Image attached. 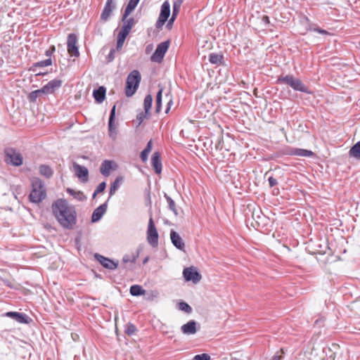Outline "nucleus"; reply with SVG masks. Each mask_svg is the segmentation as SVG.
Returning a JSON list of instances; mask_svg holds the SVG:
<instances>
[{
	"label": "nucleus",
	"instance_id": "3c124183",
	"mask_svg": "<svg viewBox=\"0 0 360 360\" xmlns=\"http://www.w3.org/2000/svg\"><path fill=\"white\" fill-rule=\"evenodd\" d=\"M262 22H264L266 25H269L270 23V20H269V16L267 15H264L262 18Z\"/></svg>",
	"mask_w": 360,
	"mask_h": 360
},
{
	"label": "nucleus",
	"instance_id": "f3484780",
	"mask_svg": "<svg viewBox=\"0 0 360 360\" xmlns=\"http://www.w3.org/2000/svg\"><path fill=\"white\" fill-rule=\"evenodd\" d=\"M115 8L116 0H107L101 13V19L103 21L108 20Z\"/></svg>",
	"mask_w": 360,
	"mask_h": 360
},
{
	"label": "nucleus",
	"instance_id": "ddd939ff",
	"mask_svg": "<svg viewBox=\"0 0 360 360\" xmlns=\"http://www.w3.org/2000/svg\"><path fill=\"white\" fill-rule=\"evenodd\" d=\"M73 169L75 175L82 182L86 183L89 180V170L84 167L77 162L73 163Z\"/></svg>",
	"mask_w": 360,
	"mask_h": 360
},
{
	"label": "nucleus",
	"instance_id": "8fccbe9b",
	"mask_svg": "<svg viewBox=\"0 0 360 360\" xmlns=\"http://www.w3.org/2000/svg\"><path fill=\"white\" fill-rule=\"evenodd\" d=\"M115 58V49H112L110 51V53L108 55V62H111Z\"/></svg>",
	"mask_w": 360,
	"mask_h": 360
},
{
	"label": "nucleus",
	"instance_id": "de8ad7c7",
	"mask_svg": "<svg viewBox=\"0 0 360 360\" xmlns=\"http://www.w3.org/2000/svg\"><path fill=\"white\" fill-rule=\"evenodd\" d=\"M311 30L313 31L316 32H318L319 34H328V31H326L325 30H323V29H321V28H320V27H319L317 26L311 28Z\"/></svg>",
	"mask_w": 360,
	"mask_h": 360
},
{
	"label": "nucleus",
	"instance_id": "58836bf2",
	"mask_svg": "<svg viewBox=\"0 0 360 360\" xmlns=\"http://www.w3.org/2000/svg\"><path fill=\"white\" fill-rule=\"evenodd\" d=\"M67 192L70 195L73 196L75 199H77L79 201H82L85 198L83 193L81 191H75L73 189L68 188H67Z\"/></svg>",
	"mask_w": 360,
	"mask_h": 360
},
{
	"label": "nucleus",
	"instance_id": "1a4fd4ad",
	"mask_svg": "<svg viewBox=\"0 0 360 360\" xmlns=\"http://www.w3.org/2000/svg\"><path fill=\"white\" fill-rule=\"evenodd\" d=\"M170 15V5L167 1H165L161 6V11L159 18L156 22L157 28L161 27L167 21Z\"/></svg>",
	"mask_w": 360,
	"mask_h": 360
},
{
	"label": "nucleus",
	"instance_id": "37998d69",
	"mask_svg": "<svg viewBox=\"0 0 360 360\" xmlns=\"http://www.w3.org/2000/svg\"><path fill=\"white\" fill-rule=\"evenodd\" d=\"M42 94L43 93H42V91H41V89L35 90V91H32L28 95V99L30 102H35L37 97L39 96Z\"/></svg>",
	"mask_w": 360,
	"mask_h": 360
},
{
	"label": "nucleus",
	"instance_id": "cd10ccee",
	"mask_svg": "<svg viewBox=\"0 0 360 360\" xmlns=\"http://www.w3.org/2000/svg\"><path fill=\"white\" fill-rule=\"evenodd\" d=\"M39 172L41 176L47 179L51 178L53 174L52 169L46 165H41L39 167Z\"/></svg>",
	"mask_w": 360,
	"mask_h": 360
},
{
	"label": "nucleus",
	"instance_id": "c9c22d12",
	"mask_svg": "<svg viewBox=\"0 0 360 360\" xmlns=\"http://www.w3.org/2000/svg\"><path fill=\"white\" fill-rule=\"evenodd\" d=\"M162 91V88L160 87L156 95L155 112L157 113H159L161 111Z\"/></svg>",
	"mask_w": 360,
	"mask_h": 360
},
{
	"label": "nucleus",
	"instance_id": "72a5a7b5",
	"mask_svg": "<svg viewBox=\"0 0 360 360\" xmlns=\"http://www.w3.org/2000/svg\"><path fill=\"white\" fill-rule=\"evenodd\" d=\"M181 4H182V0H176L174 2L172 20H175L176 16L178 15V14L179 13Z\"/></svg>",
	"mask_w": 360,
	"mask_h": 360
},
{
	"label": "nucleus",
	"instance_id": "603ef678",
	"mask_svg": "<svg viewBox=\"0 0 360 360\" xmlns=\"http://www.w3.org/2000/svg\"><path fill=\"white\" fill-rule=\"evenodd\" d=\"M282 359V356H278V355H274L271 360H281Z\"/></svg>",
	"mask_w": 360,
	"mask_h": 360
},
{
	"label": "nucleus",
	"instance_id": "f704fd0d",
	"mask_svg": "<svg viewBox=\"0 0 360 360\" xmlns=\"http://www.w3.org/2000/svg\"><path fill=\"white\" fill-rule=\"evenodd\" d=\"M128 34H129L120 30V32L117 34V50L120 49L122 47L124 42Z\"/></svg>",
	"mask_w": 360,
	"mask_h": 360
},
{
	"label": "nucleus",
	"instance_id": "4468645a",
	"mask_svg": "<svg viewBox=\"0 0 360 360\" xmlns=\"http://www.w3.org/2000/svg\"><path fill=\"white\" fill-rule=\"evenodd\" d=\"M62 84L63 81L61 79H54L44 85L41 89V91L44 94H52L56 89H59L62 86Z\"/></svg>",
	"mask_w": 360,
	"mask_h": 360
},
{
	"label": "nucleus",
	"instance_id": "dca6fc26",
	"mask_svg": "<svg viewBox=\"0 0 360 360\" xmlns=\"http://www.w3.org/2000/svg\"><path fill=\"white\" fill-rule=\"evenodd\" d=\"M117 165L113 160H105L101 165L100 172L104 176H108L110 174V172L117 169Z\"/></svg>",
	"mask_w": 360,
	"mask_h": 360
},
{
	"label": "nucleus",
	"instance_id": "ea45409f",
	"mask_svg": "<svg viewBox=\"0 0 360 360\" xmlns=\"http://www.w3.org/2000/svg\"><path fill=\"white\" fill-rule=\"evenodd\" d=\"M153 103V97L150 94L147 95L143 101V108L146 112H149Z\"/></svg>",
	"mask_w": 360,
	"mask_h": 360
},
{
	"label": "nucleus",
	"instance_id": "4c0bfd02",
	"mask_svg": "<svg viewBox=\"0 0 360 360\" xmlns=\"http://www.w3.org/2000/svg\"><path fill=\"white\" fill-rule=\"evenodd\" d=\"M150 112H146V111H141L138 113L136 118V127H139L146 119L148 118Z\"/></svg>",
	"mask_w": 360,
	"mask_h": 360
},
{
	"label": "nucleus",
	"instance_id": "bb28decb",
	"mask_svg": "<svg viewBox=\"0 0 360 360\" xmlns=\"http://www.w3.org/2000/svg\"><path fill=\"white\" fill-rule=\"evenodd\" d=\"M52 65V60L51 58H47L44 60L39 61L37 63H34L32 67L30 68V70L32 72H36L37 68H44L50 66Z\"/></svg>",
	"mask_w": 360,
	"mask_h": 360
},
{
	"label": "nucleus",
	"instance_id": "6e6552de",
	"mask_svg": "<svg viewBox=\"0 0 360 360\" xmlns=\"http://www.w3.org/2000/svg\"><path fill=\"white\" fill-rule=\"evenodd\" d=\"M169 46V41H165L160 44H159L155 51V52L151 56V60L153 62L160 63L162 62L164 56L167 51L168 50Z\"/></svg>",
	"mask_w": 360,
	"mask_h": 360
},
{
	"label": "nucleus",
	"instance_id": "7c9ffc66",
	"mask_svg": "<svg viewBox=\"0 0 360 360\" xmlns=\"http://www.w3.org/2000/svg\"><path fill=\"white\" fill-rule=\"evenodd\" d=\"M152 150V141H149L147 143L146 147L142 150L140 155V158L143 162H146L148 160V154Z\"/></svg>",
	"mask_w": 360,
	"mask_h": 360
},
{
	"label": "nucleus",
	"instance_id": "0eeeda50",
	"mask_svg": "<svg viewBox=\"0 0 360 360\" xmlns=\"http://www.w3.org/2000/svg\"><path fill=\"white\" fill-rule=\"evenodd\" d=\"M78 39L75 33H70L68 35L67 39V49L68 53L71 56L79 57V51L77 46Z\"/></svg>",
	"mask_w": 360,
	"mask_h": 360
},
{
	"label": "nucleus",
	"instance_id": "412c9836",
	"mask_svg": "<svg viewBox=\"0 0 360 360\" xmlns=\"http://www.w3.org/2000/svg\"><path fill=\"white\" fill-rule=\"evenodd\" d=\"M151 165L155 169V173L160 174L162 171V162L160 154L155 152L151 157Z\"/></svg>",
	"mask_w": 360,
	"mask_h": 360
},
{
	"label": "nucleus",
	"instance_id": "49530a36",
	"mask_svg": "<svg viewBox=\"0 0 360 360\" xmlns=\"http://www.w3.org/2000/svg\"><path fill=\"white\" fill-rule=\"evenodd\" d=\"M56 51V47L53 45H51L48 50L45 51V56L48 57V58H51V56Z\"/></svg>",
	"mask_w": 360,
	"mask_h": 360
},
{
	"label": "nucleus",
	"instance_id": "f8f14e48",
	"mask_svg": "<svg viewBox=\"0 0 360 360\" xmlns=\"http://www.w3.org/2000/svg\"><path fill=\"white\" fill-rule=\"evenodd\" d=\"M115 109L116 105H114L110 110L109 120H108V134L109 136L112 139L115 140L117 138V127L115 124Z\"/></svg>",
	"mask_w": 360,
	"mask_h": 360
},
{
	"label": "nucleus",
	"instance_id": "39448f33",
	"mask_svg": "<svg viewBox=\"0 0 360 360\" xmlns=\"http://www.w3.org/2000/svg\"><path fill=\"white\" fill-rule=\"evenodd\" d=\"M5 162L15 167H19L23 163L22 154L15 148L8 147L4 149Z\"/></svg>",
	"mask_w": 360,
	"mask_h": 360
},
{
	"label": "nucleus",
	"instance_id": "e433bc0d",
	"mask_svg": "<svg viewBox=\"0 0 360 360\" xmlns=\"http://www.w3.org/2000/svg\"><path fill=\"white\" fill-rule=\"evenodd\" d=\"M164 197L165 198V199L167 200V202L168 204V207H169V210H172L176 216H177L178 215V211H177V210L176 208L175 202L167 193H165Z\"/></svg>",
	"mask_w": 360,
	"mask_h": 360
},
{
	"label": "nucleus",
	"instance_id": "9b49d317",
	"mask_svg": "<svg viewBox=\"0 0 360 360\" xmlns=\"http://www.w3.org/2000/svg\"><path fill=\"white\" fill-rule=\"evenodd\" d=\"M95 258L104 268L109 270L116 269L119 264L118 260H112L98 253L95 255Z\"/></svg>",
	"mask_w": 360,
	"mask_h": 360
},
{
	"label": "nucleus",
	"instance_id": "a211bd4d",
	"mask_svg": "<svg viewBox=\"0 0 360 360\" xmlns=\"http://www.w3.org/2000/svg\"><path fill=\"white\" fill-rule=\"evenodd\" d=\"M5 316L7 317L12 318L20 323H28L30 320L29 316L27 315H26L25 314L16 312V311L6 312L5 314Z\"/></svg>",
	"mask_w": 360,
	"mask_h": 360
},
{
	"label": "nucleus",
	"instance_id": "5701e85b",
	"mask_svg": "<svg viewBox=\"0 0 360 360\" xmlns=\"http://www.w3.org/2000/svg\"><path fill=\"white\" fill-rule=\"evenodd\" d=\"M348 155L350 158L360 160V141H357L350 148Z\"/></svg>",
	"mask_w": 360,
	"mask_h": 360
},
{
	"label": "nucleus",
	"instance_id": "6e6d98bb",
	"mask_svg": "<svg viewBox=\"0 0 360 360\" xmlns=\"http://www.w3.org/2000/svg\"><path fill=\"white\" fill-rule=\"evenodd\" d=\"M149 260V257H146V258H144V259L143 260V264H145L148 262V261Z\"/></svg>",
	"mask_w": 360,
	"mask_h": 360
},
{
	"label": "nucleus",
	"instance_id": "9d476101",
	"mask_svg": "<svg viewBox=\"0 0 360 360\" xmlns=\"http://www.w3.org/2000/svg\"><path fill=\"white\" fill-rule=\"evenodd\" d=\"M183 276L186 281H192L195 284L202 278L201 274L193 266L185 268L183 271Z\"/></svg>",
	"mask_w": 360,
	"mask_h": 360
},
{
	"label": "nucleus",
	"instance_id": "864d4df0",
	"mask_svg": "<svg viewBox=\"0 0 360 360\" xmlns=\"http://www.w3.org/2000/svg\"><path fill=\"white\" fill-rule=\"evenodd\" d=\"M172 101L170 100V101H169V103H167V109H166V110H165V112H166V113H167V112H169V109H170V105H171V104H172Z\"/></svg>",
	"mask_w": 360,
	"mask_h": 360
},
{
	"label": "nucleus",
	"instance_id": "aec40b11",
	"mask_svg": "<svg viewBox=\"0 0 360 360\" xmlns=\"http://www.w3.org/2000/svg\"><path fill=\"white\" fill-rule=\"evenodd\" d=\"M287 154L300 157H312L314 155L311 150L303 148H290Z\"/></svg>",
	"mask_w": 360,
	"mask_h": 360
},
{
	"label": "nucleus",
	"instance_id": "c03bdc74",
	"mask_svg": "<svg viewBox=\"0 0 360 360\" xmlns=\"http://www.w3.org/2000/svg\"><path fill=\"white\" fill-rule=\"evenodd\" d=\"M105 187H106V184L105 181L99 184L93 193V198H94L96 196V195L103 192L105 190Z\"/></svg>",
	"mask_w": 360,
	"mask_h": 360
},
{
	"label": "nucleus",
	"instance_id": "09e8293b",
	"mask_svg": "<svg viewBox=\"0 0 360 360\" xmlns=\"http://www.w3.org/2000/svg\"><path fill=\"white\" fill-rule=\"evenodd\" d=\"M268 181H269V186L271 188V187H274L276 185L278 184V181L277 180L274 178L273 176H270L269 179H268Z\"/></svg>",
	"mask_w": 360,
	"mask_h": 360
},
{
	"label": "nucleus",
	"instance_id": "c756f323",
	"mask_svg": "<svg viewBox=\"0 0 360 360\" xmlns=\"http://www.w3.org/2000/svg\"><path fill=\"white\" fill-rule=\"evenodd\" d=\"M124 178L122 176H117L114 182L111 184L110 188V195H112L120 187L123 181Z\"/></svg>",
	"mask_w": 360,
	"mask_h": 360
},
{
	"label": "nucleus",
	"instance_id": "4d7b16f0",
	"mask_svg": "<svg viewBox=\"0 0 360 360\" xmlns=\"http://www.w3.org/2000/svg\"><path fill=\"white\" fill-rule=\"evenodd\" d=\"M174 20H172V18L169 20L168 21V23H167V26H169L171 24L173 23Z\"/></svg>",
	"mask_w": 360,
	"mask_h": 360
},
{
	"label": "nucleus",
	"instance_id": "79ce46f5",
	"mask_svg": "<svg viewBox=\"0 0 360 360\" xmlns=\"http://www.w3.org/2000/svg\"><path fill=\"white\" fill-rule=\"evenodd\" d=\"M179 309L183 311L187 314H191L192 312L191 307L185 302H181L179 303Z\"/></svg>",
	"mask_w": 360,
	"mask_h": 360
},
{
	"label": "nucleus",
	"instance_id": "b1692460",
	"mask_svg": "<svg viewBox=\"0 0 360 360\" xmlns=\"http://www.w3.org/2000/svg\"><path fill=\"white\" fill-rule=\"evenodd\" d=\"M105 91L106 89L104 86H100L94 91L93 96L97 103H101L105 100Z\"/></svg>",
	"mask_w": 360,
	"mask_h": 360
},
{
	"label": "nucleus",
	"instance_id": "473e14b6",
	"mask_svg": "<svg viewBox=\"0 0 360 360\" xmlns=\"http://www.w3.org/2000/svg\"><path fill=\"white\" fill-rule=\"evenodd\" d=\"M139 252L138 251L136 254L125 255L122 257V262L124 264L131 263L134 264L139 257Z\"/></svg>",
	"mask_w": 360,
	"mask_h": 360
},
{
	"label": "nucleus",
	"instance_id": "a18cd8bd",
	"mask_svg": "<svg viewBox=\"0 0 360 360\" xmlns=\"http://www.w3.org/2000/svg\"><path fill=\"white\" fill-rule=\"evenodd\" d=\"M193 360H210V356L205 353L197 354L193 357Z\"/></svg>",
	"mask_w": 360,
	"mask_h": 360
},
{
	"label": "nucleus",
	"instance_id": "f03ea898",
	"mask_svg": "<svg viewBox=\"0 0 360 360\" xmlns=\"http://www.w3.org/2000/svg\"><path fill=\"white\" fill-rule=\"evenodd\" d=\"M32 181V191L29 199L32 202L39 203L46 197V189L42 181L38 177H34Z\"/></svg>",
	"mask_w": 360,
	"mask_h": 360
},
{
	"label": "nucleus",
	"instance_id": "393cba45",
	"mask_svg": "<svg viewBox=\"0 0 360 360\" xmlns=\"http://www.w3.org/2000/svg\"><path fill=\"white\" fill-rule=\"evenodd\" d=\"M209 61L210 63L217 65H221L224 64V56L221 53H211L209 55Z\"/></svg>",
	"mask_w": 360,
	"mask_h": 360
},
{
	"label": "nucleus",
	"instance_id": "20e7f679",
	"mask_svg": "<svg viewBox=\"0 0 360 360\" xmlns=\"http://www.w3.org/2000/svg\"><path fill=\"white\" fill-rule=\"evenodd\" d=\"M141 80L139 71L132 70L127 76L125 86V95L127 97L132 96L139 88Z\"/></svg>",
	"mask_w": 360,
	"mask_h": 360
},
{
	"label": "nucleus",
	"instance_id": "c85d7f7f",
	"mask_svg": "<svg viewBox=\"0 0 360 360\" xmlns=\"http://www.w3.org/2000/svg\"><path fill=\"white\" fill-rule=\"evenodd\" d=\"M123 22L124 25L120 30L129 34L134 25V19L133 18H130L129 19L126 18Z\"/></svg>",
	"mask_w": 360,
	"mask_h": 360
},
{
	"label": "nucleus",
	"instance_id": "4be33fe9",
	"mask_svg": "<svg viewBox=\"0 0 360 360\" xmlns=\"http://www.w3.org/2000/svg\"><path fill=\"white\" fill-rule=\"evenodd\" d=\"M107 210V204L103 203L98 206L96 209L94 210L92 216H91V221L93 222L98 221L101 219L103 215L105 214Z\"/></svg>",
	"mask_w": 360,
	"mask_h": 360
},
{
	"label": "nucleus",
	"instance_id": "2f4dec72",
	"mask_svg": "<svg viewBox=\"0 0 360 360\" xmlns=\"http://www.w3.org/2000/svg\"><path fill=\"white\" fill-rule=\"evenodd\" d=\"M146 290L139 285H133L130 288V293L133 296H139L144 295Z\"/></svg>",
	"mask_w": 360,
	"mask_h": 360
},
{
	"label": "nucleus",
	"instance_id": "a19ab883",
	"mask_svg": "<svg viewBox=\"0 0 360 360\" xmlns=\"http://www.w3.org/2000/svg\"><path fill=\"white\" fill-rule=\"evenodd\" d=\"M136 331V327L135 326L134 324H133L131 323H128L125 326L124 333L127 335L131 336V335H134Z\"/></svg>",
	"mask_w": 360,
	"mask_h": 360
},
{
	"label": "nucleus",
	"instance_id": "7ed1b4c3",
	"mask_svg": "<svg viewBox=\"0 0 360 360\" xmlns=\"http://www.w3.org/2000/svg\"><path fill=\"white\" fill-rule=\"evenodd\" d=\"M276 83L285 84L290 86L293 90L307 94H311L309 88L299 79L292 75H281L278 77Z\"/></svg>",
	"mask_w": 360,
	"mask_h": 360
},
{
	"label": "nucleus",
	"instance_id": "f257e3e1",
	"mask_svg": "<svg viewBox=\"0 0 360 360\" xmlns=\"http://www.w3.org/2000/svg\"><path fill=\"white\" fill-rule=\"evenodd\" d=\"M52 211L59 224L64 229H72L77 223V212L66 200L58 199L52 204Z\"/></svg>",
	"mask_w": 360,
	"mask_h": 360
},
{
	"label": "nucleus",
	"instance_id": "a878e982",
	"mask_svg": "<svg viewBox=\"0 0 360 360\" xmlns=\"http://www.w3.org/2000/svg\"><path fill=\"white\" fill-rule=\"evenodd\" d=\"M140 0H130L125 8L123 16L122 21H124L125 19L128 17V15L134 10V8L138 5Z\"/></svg>",
	"mask_w": 360,
	"mask_h": 360
},
{
	"label": "nucleus",
	"instance_id": "2eb2a0df",
	"mask_svg": "<svg viewBox=\"0 0 360 360\" xmlns=\"http://www.w3.org/2000/svg\"><path fill=\"white\" fill-rule=\"evenodd\" d=\"M200 328V325L195 320H190L181 327V331L183 334L190 335L196 333Z\"/></svg>",
	"mask_w": 360,
	"mask_h": 360
},
{
	"label": "nucleus",
	"instance_id": "5fc2aeb1",
	"mask_svg": "<svg viewBox=\"0 0 360 360\" xmlns=\"http://www.w3.org/2000/svg\"><path fill=\"white\" fill-rule=\"evenodd\" d=\"M45 75H46V72H37L36 74L37 76H44Z\"/></svg>",
	"mask_w": 360,
	"mask_h": 360
},
{
	"label": "nucleus",
	"instance_id": "6ab92c4d",
	"mask_svg": "<svg viewBox=\"0 0 360 360\" xmlns=\"http://www.w3.org/2000/svg\"><path fill=\"white\" fill-rule=\"evenodd\" d=\"M170 238L172 243L174 247L180 250H183L185 248V244L179 236V234L174 230L170 232Z\"/></svg>",
	"mask_w": 360,
	"mask_h": 360
},
{
	"label": "nucleus",
	"instance_id": "423d86ee",
	"mask_svg": "<svg viewBox=\"0 0 360 360\" xmlns=\"http://www.w3.org/2000/svg\"><path fill=\"white\" fill-rule=\"evenodd\" d=\"M146 233L148 243L154 248L157 247L158 245V233L152 216L148 220Z\"/></svg>",
	"mask_w": 360,
	"mask_h": 360
}]
</instances>
